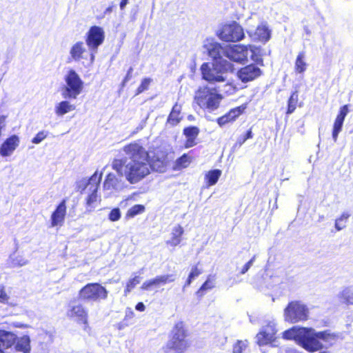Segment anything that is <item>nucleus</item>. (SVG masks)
I'll return each instance as SVG.
<instances>
[{
    "label": "nucleus",
    "mask_w": 353,
    "mask_h": 353,
    "mask_svg": "<svg viewBox=\"0 0 353 353\" xmlns=\"http://www.w3.org/2000/svg\"><path fill=\"white\" fill-rule=\"evenodd\" d=\"M123 150L129 161L124 159H114L112 168L120 176H125L131 184L143 180L152 169L160 172L165 169L164 159L159 157L157 160L150 159L148 152L139 142L126 145Z\"/></svg>",
    "instance_id": "obj_1"
},
{
    "label": "nucleus",
    "mask_w": 353,
    "mask_h": 353,
    "mask_svg": "<svg viewBox=\"0 0 353 353\" xmlns=\"http://www.w3.org/2000/svg\"><path fill=\"white\" fill-rule=\"evenodd\" d=\"M283 338L294 340L306 351L315 352L332 346L339 338V334L329 330L316 331L312 327L293 326L283 332Z\"/></svg>",
    "instance_id": "obj_2"
},
{
    "label": "nucleus",
    "mask_w": 353,
    "mask_h": 353,
    "mask_svg": "<svg viewBox=\"0 0 353 353\" xmlns=\"http://www.w3.org/2000/svg\"><path fill=\"white\" fill-rule=\"evenodd\" d=\"M188 346L184 325L183 322H178L172 328L170 339L163 347V350L164 353H182Z\"/></svg>",
    "instance_id": "obj_3"
},
{
    "label": "nucleus",
    "mask_w": 353,
    "mask_h": 353,
    "mask_svg": "<svg viewBox=\"0 0 353 353\" xmlns=\"http://www.w3.org/2000/svg\"><path fill=\"white\" fill-rule=\"evenodd\" d=\"M222 98L214 88L203 86L196 92L194 101L200 108L214 111L219 107Z\"/></svg>",
    "instance_id": "obj_4"
},
{
    "label": "nucleus",
    "mask_w": 353,
    "mask_h": 353,
    "mask_svg": "<svg viewBox=\"0 0 353 353\" xmlns=\"http://www.w3.org/2000/svg\"><path fill=\"white\" fill-rule=\"evenodd\" d=\"M232 68L228 61L214 62L212 67L208 63H203L201 67L203 78L209 82H223L225 81L224 74Z\"/></svg>",
    "instance_id": "obj_5"
},
{
    "label": "nucleus",
    "mask_w": 353,
    "mask_h": 353,
    "mask_svg": "<svg viewBox=\"0 0 353 353\" xmlns=\"http://www.w3.org/2000/svg\"><path fill=\"white\" fill-rule=\"evenodd\" d=\"M65 83L61 87V96L65 99H75L81 93L83 88V81L77 72L70 69L63 77Z\"/></svg>",
    "instance_id": "obj_6"
},
{
    "label": "nucleus",
    "mask_w": 353,
    "mask_h": 353,
    "mask_svg": "<svg viewBox=\"0 0 353 353\" xmlns=\"http://www.w3.org/2000/svg\"><path fill=\"white\" fill-rule=\"evenodd\" d=\"M309 309L300 301H292L288 303L284 309L283 317L285 321L296 323L307 320Z\"/></svg>",
    "instance_id": "obj_7"
},
{
    "label": "nucleus",
    "mask_w": 353,
    "mask_h": 353,
    "mask_svg": "<svg viewBox=\"0 0 353 353\" xmlns=\"http://www.w3.org/2000/svg\"><path fill=\"white\" fill-rule=\"evenodd\" d=\"M108 290L98 283H90L82 288L79 293V299L87 302H98L108 298Z\"/></svg>",
    "instance_id": "obj_8"
},
{
    "label": "nucleus",
    "mask_w": 353,
    "mask_h": 353,
    "mask_svg": "<svg viewBox=\"0 0 353 353\" xmlns=\"http://www.w3.org/2000/svg\"><path fill=\"white\" fill-rule=\"evenodd\" d=\"M219 38L226 42H237L242 40L244 37L243 28L236 21L223 25L218 31Z\"/></svg>",
    "instance_id": "obj_9"
},
{
    "label": "nucleus",
    "mask_w": 353,
    "mask_h": 353,
    "mask_svg": "<svg viewBox=\"0 0 353 353\" xmlns=\"http://www.w3.org/2000/svg\"><path fill=\"white\" fill-rule=\"evenodd\" d=\"M105 39V33L102 28L92 26L85 35V42L89 50H98Z\"/></svg>",
    "instance_id": "obj_10"
},
{
    "label": "nucleus",
    "mask_w": 353,
    "mask_h": 353,
    "mask_svg": "<svg viewBox=\"0 0 353 353\" xmlns=\"http://www.w3.org/2000/svg\"><path fill=\"white\" fill-rule=\"evenodd\" d=\"M248 48L252 51L251 46L227 45L225 57L235 62L242 63L248 59Z\"/></svg>",
    "instance_id": "obj_11"
},
{
    "label": "nucleus",
    "mask_w": 353,
    "mask_h": 353,
    "mask_svg": "<svg viewBox=\"0 0 353 353\" xmlns=\"http://www.w3.org/2000/svg\"><path fill=\"white\" fill-rule=\"evenodd\" d=\"M203 48L208 52V55L214 60V62H218L221 60L227 61L224 59L226 46H223L212 39H207L204 41Z\"/></svg>",
    "instance_id": "obj_12"
},
{
    "label": "nucleus",
    "mask_w": 353,
    "mask_h": 353,
    "mask_svg": "<svg viewBox=\"0 0 353 353\" xmlns=\"http://www.w3.org/2000/svg\"><path fill=\"white\" fill-rule=\"evenodd\" d=\"M276 332L275 321H268L265 325L262 327L261 331L256 335L258 344L264 345L273 342Z\"/></svg>",
    "instance_id": "obj_13"
},
{
    "label": "nucleus",
    "mask_w": 353,
    "mask_h": 353,
    "mask_svg": "<svg viewBox=\"0 0 353 353\" xmlns=\"http://www.w3.org/2000/svg\"><path fill=\"white\" fill-rule=\"evenodd\" d=\"M174 280L175 276L174 274L159 275L152 279H149L143 282L141 288L143 290L150 291L154 288H159L168 283L173 282Z\"/></svg>",
    "instance_id": "obj_14"
},
{
    "label": "nucleus",
    "mask_w": 353,
    "mask_h": 353,
    "mask_svg": "<svg viewBox=\"0 0 353 353\" xmlns=\"http://www.w3.org/2000/svg\"><path fill=\"white\" fill-rule=\"evenodd\" d=\"M261 69L254 64L241 68L237 72L239 79L244 83L254 80L261 74Z\"/></svg>",
    "instance_id": "obj_15"
},
{
    "label": "nucleus",
    "mask_w": 353,
    "mask_h": 353,
    "mask_svg": "<svg viewBox=\"0 0 353 353\" xmlns=\"http://www.w3.org/2000/svg\"><path fill=\"white\" fill-rule=\"evenodd\" d=\"M248 33L254 41L265 43L270 39L271 32L266 24L261 23L255 30H249Z\"/></svg>",
    "instance_id": "obj_16"
},
{
    "label": "nucleus",
    "mask_w": 353,
    "mask_h": 353,
    "mask_svg": "<svg viewBox=\"0 0 353 353\" xmlns=\"http://www.w3.org/2000/svg\"><path fill=\"white\" fill-rule=\"evenodd\" d=\"M124 188V182L118 178L114 174L109 173L103 182V189L112 193L114 191L119 192Z\"/></svg>",
    "instance_id": "obj_17"
},
{
    "label": "nucleus",
    "mask_w": 353,
    "mask_h": 353,
    "mask_svg": "<svg viewBox=\"0 0 353 353\" xmlns=\"http://www.w3.org/2000/svg\"><path fill=\"white\" fill-rule=\"evenodd\" d=\"M348 111L349 110L347 105H344L343 106L341 107L339 110V112L337 114L333 125L332 139L334 142L337 141L339 134L342 130L343 122L345 117L348 113Z\"/></svg>",
    "instance_id": "obj_18"
},
{
    "label": "nucleus",
    "mask_w": 353,
    "mask_h": 353,
    "mask_svg": "<svg viewBox=\"0 0 353 353\" xmlns=\"http://www.w3.org/2000/svg\"><path fill=\"white\" fill-rule=\"evenodd\" d=\"M66 214V201L63 199L51 215V226L62 225Z\"/></svg>",
    "instance_id": "obj_19"
},
{
    "label": "nucleus",
    "mask_w": 353,
    "mask_h": 353,
    "mask_svg": "<svg viewBox=\"0 0 353 353\" xmlns=\"http://www.w3.org/2000/svg\"><path fill=\"white\" fill-rule=\"evenodd\" d=\"M19 144V138L17 135H12L1 145L0 154L3 157L10 155Z\"/></svg>",
    "instance_id": "obj_20"
},
{
    "label": "nucleus",
    "mask_w": 353,
    "mask_h": 353,
    "mask_svg": "<svg viewBox=\"0 0 353 353\" xmlns=\"http://www.w3.org/2000/svg\"><path fill=\"white\" fill-rule=\"evenodd\" d=\"M16 335L11 332L0 330V353L10 347L16 342Z\"/></svg>",
    "instance_id": "obj_21"
},
{
    "label": "nucleus",
    "mask_w": 353,
    "mask_h": 353,
    "mask_svg": "<svg viewBox=\"0 0 353 353\" xmlns=\"http://www.w3.org/2000/svg\"><path fill=\"white\" fill-rule=\"evenodd\" d=\"M68 316L76 317L77 320L83 324L88 323V312L85 308L81 304L72 306L68 311Z\"/></svg>",
    "instance_id": "obj_22"
},
{
    "label": "nucleus",
    "mask_w": 353,
    "mask_h": 353,
    "mask_svg": "<svg viewBox=\"0 0 353 353\" xmlns=\"http://www.w3.org/2000/svg\"><path fill=\"white\" fill-rule=\"evenodd\" d=\"M86 48L83 41H77L74 43L70 50V60L74 61H79L84 59L83 54L85 52Z\"/></svg>",
    "instance_id": "obj_23"
},
{
    "label": "nucleus",
    "mask_w": 353,
    "mask_h": 353,
    "mask_svg": "<svg viewBox=\"0 0 353 353\" xmlns=\"http://www.w3.org/2000/svg\"><path fill=\"white\" fill-rule=\"evenodd\" d=\"M307 68V63L305 61V52L304 51H301L299 52L296 56L295 63H294V70L298 74H303Z\"/></svg>",
    "instance_id": "obj_24"
},
{
    "label": "nucleus",
    "mask_w": 353,
    "mask_h": 353,
    "mask_svg": "<svg viewBox=\"0 0 353 353\" xmlns=\"http://www.w3.org/2000/svg\"><path fill=\"white\" fill-rule=\"evenodd\" d=\"M183 232V228L181 225L174 226L172 230V237L167 241V243L174 247L178 245L181 241V236Z\"/></svg>",
    "instance_id": "obj_25"
},
{
    "label": "nucleus",
    "mask_w": 353,
    "mask_h": 353,
    "mask_svg": "<svg viewBox=\"0 0 353 353\" xmlns=\"http://www.w3.org/2000/svg\"><path fill=\"white\" fill-rule=\"evenodd\" d=\"M101 178L102 174H99L95 172L86 183L84 190L97 192Z\"/></svg>",
    "instance_id": "obj_26"
},
{
    "label": "nucleus",
    "mask_w": 353,
    "mask_h": 353,
    "mask_svg": "<svg viewBox=\"0 0 353 353\" xmlns=\"http://www.w3.org/2000/svg\"><path fill=\"white\" fill-rule=\"evenodd\" d=\"M74 109L75 105L70 104L68 101L65 100L56 104L54 107V112L57 116L61 117L74 110Z\"/></svg>",
    "instance_id": "obj_27"
},
{
    "label": "nucleus",
    "mask_w": 353,
    "mask_h": 353,
    "mask_svg": "<svg viewBox=\"0 0 353 353\" xmlns=\"http://www.w3.org/2000/svg\"><path fill=\"white\" fill-rule=\"evenodd\" d=\"M221 175V171L218 169L212 170L205 175V181L207 187L215 185Z\"/></svg>",
    "instance_id": "obj_28"
},
{
    "label": "nucleus",
    "mask_w": 353,
    "mask_h": 353,
    "mask_svg": "<svg viewBox=\"0 0 353 353\" xmlns=\"http://www.w3.org/2000/svg\"><path fill=\"white\" fill-rule=\"evenodd\" d=\"M16 349L17 351L23 353H30V339L27 335H24L17 341Z\"/></svg>",
    "instance_id": "obj_29"
},
{
    "label": "nucleus",
    "mask_w": 353,
    "mask_h": 353,
    "mask_svg": "<svg viewBox=\"0 0 353 353\" xmlns=\"http://www.w3.org/2000/svg\"><path fill=\"white\" fill-rule=\"evenodd\" d=\"M181 110V106L180 105L176 103L173 106L172 111L170 113V115H169L168 119V121L170 123H172L173 125L177 124L181 119V118L179 117Z\"/></svg>",
    "instance_id": "obj_30"
},
{
    "label": "nucleus",
    "mask_w": 353,
    "mask_h": 353,
    "mask_svg": "<svg viewBox=\"0 0 353 353\" xmlns=\"http://www.w3.org/2000/svg\"><path fill=\"white\" fill-rule=\"evenodd\" d=\"M214 287V279L212 276H209L207 280L203 283L199 290L196 292V295L199 297H202L205 291L212 290Z\"/></svg>",
    "instance_id": "obj_31"
},
{
    "label": "nucleus",
    "mask_w": 353,
    "mask_h": 353,
    "mask_svg": "<svg viewBox=\"0 0 353 353\" xmlns=\"http://www.w3.org/2000/svg\"><path fill=\"white\" fill-rule=\"evenodd\" d=\"M299 100V94L297 91H294L292 93L288 101V110L287 114H291L294 112L296 108V105Z\"/></svg>",
    "instance_id": "obj_32"
},
{
    "label": "nucleus",
    "mask_w": 353,
    "mask_h": 353,
    "mask_svg": "<svg viewBox=\"0 0 353 353\" xmlns=\"http://www.w3.org/2000/svg\"><path fill=\"white\" fill-rule=\"evenodd\" d=\"M339 297L345 303L353 304V290L350 288H345Z\"/></svg>",
    "instance_id": "obj_33"
},
{
    "label": "nucleus",
    "mask_w": 353,
    "mask_h": 353,
    "mask_svg": "<svg viewBox=\"0 0 353 353\" xmlns=\"http://www.w3.org/2000/svg\"><path fill=\"white\" fill-rule=\"evenodd\" d=\"M145 211V206L141 204H137L130 208L126 214V219H131L135 216L143 213Z\"/></svg>",
    "instance_id": "obj_34"
},
{
    "label": "nucleus",
    "mask_w": 353,
    "mask_h": 353,
    "mask_svg": "<svg viewBox=\"0 0 353 353\" xmlns=\"http://www.w3.org/2000/svg\"><path fill=\"white\" fill-rule=\"evenodd\" d=\"M350 214L345 212H343L341 216L336 219L335 228L337 231H340L346 227V222Z\"/></svg>",
    "instance_id": "obj_35"
},
{
    "label": "nucleus",
    "mask_w": 353,
    "mask_h": 353,
    "mask_svg": "<svg viewBox=\"0 0 353 353\" xmlns=\"http://www.w3.org/2000/svg\"><path fill=\"white\" fill-rule=\"evenodd\" d=\"M10 260L11 261V265L13 267L23 266L28 263L27 259H24L22 256H17L14 254L10 256Z\"/></svg>",
    "instance_id": "obj_36"
},
{
    "label": "nucleus",
    "mask_w": 353,
    "mask_h": 353,
    "mask_svg": "<svg viewBox=\"0 0 353 353\" xmlns=\"http://www.w3.org/2000/svg\"><path fill=\"white\" fill-rule=\"evenodd\" d=\"M88 192H89V194L87 198L86 204H87V207H88V210L90 212L95 207L94 203L97 201L98 196L97 194V192H93V191H88Z\"/></svg>",
    "instance_id": "obj_37"
},
{
    "label": "nucleus",
    "mask_w": 353,
    "mask_h": 353,
    "mask_svg": "<svg viewBox=\"0 0 353 353\" xmlns=\"http://www.w3.org/2000/svg\"><path fill=\"white\" fill-rule=\"evenodd\" d=\"M246 106L243 105L239 107H236L232 110H230L228 114L229 115V117L231 119V120L233 121L237 118L239 115H241L244 110H245Z\"/></svg>",
    "instance_id": "obj_38"
},
{
    "label": "nucleus",
    "mask_w": 353,
    "mask_h": 353,
    "mask_svg": "<svg viewBox=\"0 0 353 353\" xmlns=\"http://www.w3.org/2000/svg\"><path fill=\"white\" fill-rule=\"evenodd\" d=\"M199 133V129L196 126H190L183 130V134L186 138L196 139Z\"/></svg>",
    "instance_id": "obj_39"
},
{
    "label": "nucleus",
    "mask_w": 353,
    "mask_h": 353,
    "mask_svg": "<svg viewBox=\"0 0 353 353\" xmlns=\"http://www.w3.org/2000/svg\"><path fill=\"white\" fill-rule=\"evenodd\" d=\"M253 134L251 130L246 132L244 135L239 137L233 148H240L248 139L252 138Z\"/></svg>",
    "instance_id": "obj_40"
},
{
    "label": "nucleus",
    "mask_w": 353,
    "mask_h": 353,
    "mask_svg": "<svg viewBox=\"0 0 353 353\" xmlns=\"http://www.w3.org/2000/svg\"><path fill=\"white\" fill-rule=\"evenodd\" d=\"M248 346L247 341H238L233 347V353H242Z\"/></svg>",
    "instance_id": "obj_41"
},
{
    "label": "nucleus",
    "mask_w": 353,
    "mask_h": 353,
    "mask_svg": "<svg viewBox=\"0 0 353 353\" xmlns=\"http://www.w3.org/2000/svg\"><path fill=\"white\" fill-rule=\"evenodd\" d=\"M121 213L119 208H113L108 214V219L110 221L115 222L121 219Z\"/></svg>",
    "instance_id": "obj_42"
},
{
    "label": "nucleus",
    "mask_w": 353,
    "mask_h": 353,
    "mask_svg": "<svg viewBox=\"0 0 353 353\" xmlns=\"http://www.w3.org/2000/svg\"><path fill=\"white\" fill-rule=\"evenodd\" d=\"M139 283L140 278L138 276H135L134 278L130 279L127 283L125 293L130 292Z\"/></svg>",
    "instance_id": "obj_43"
},
{
    "label": "nucleus",
    "mask_w": 353,
    "mask_h": 353,
    "mask_svg": "<svg viewBox=\"0 0 353 353\" xmlns=\"http://www.w3.org/2000/svg\"><path fill=\"white\" fill-rule=\"evenodd\" d=\"M151 83V79L150 78H145L142 80L140 85L138 87L137 90V94H139L147 90L148 89L149 85Z\"/></svg>",
    "instance_id": "obj_44"
},
{
    "label": "nucleus",
    "mask_w": 353,
    "mask_h": 353,
    "mask_svg": "<svg viewBox=\"0 0 353 353\" xmlns=\"http://www.w3.org/2000/svg\"><path fill=\"white\" fill-rule=\"evenodd\" d=\"M48 132L45 130H41L39 132L35 137L32 139V143L34 144L40 143L43 140H44L47 136Z\"/></svg>",
    "instance_id": "obj_45"
},
{
    "label": "nucleus",
    "mask_w": 353,
    "mask_h": 353,
    "mask_svg": "<svg viewBox=\"0 0 353 353\" xmlns=\"http://www.w3.org/2000/svg\"><path fill=\"white\" fill-rule=\"evenodd\" d=\"M176 162L179 165L185 168L190 163V158L187 154H183L177 159Z\"/></svg>",
    "instance_id": "obj_46"
},
{
    "label": "nucleus",
    "mask_w": 353,
    "mask_h": 353,
    "mask_svg": "<svg viewBox=\"0 0 353 353\" xmlns=\"http://www.w3.org/2000/svg\"><path fill=\"white\" fill-rule=\"evenodd\" d=\"M232 121L231 119L229 117V115L225 114V115L217 119V123L219 126L222 127L225 125L226 123Z\"/></svg>",
    "instance_id": "obj_47"
},
{
    "label": "nucleus",
    "mask_w": 353,
    "mask_h": 353,
    "mask_svg": "<svg viewBox=\"0 0 353 353\" xmlns=\"http://www.w3.org/2000/svg\"><path fill=\"white\" fill-rule=\"evenodd\" d=\"M255 259H256V256H254L248 262H247L244 265V266L243 267V268L241 270V274H245L249 270V269L253 265V263H254V262L255 261Z\"/></svg>",
    "instance_id": "obj_48"
},
{
    "label": "nucleus",
    "mask_w": 353,
    "mask_h": 353,
    "mask_svg": "<svg viewBox=\"0 0 353 353\" xmlns=\"http://www.w3.org/2000/svg\"><path fill=\"white\" fill-rule=\"evenodd\" d=\"M201 274V271L198 269L196 266H194L192 268L191 272L189 274V277L192 279V280L195 279L196 277H198Z\"/></svg>",
    "instance_id": "obj_49"
},
{
    "label": "nucleus",
    "mask_w": 353,
    "mask_h": 353,
    "mask_svg": "<svg viewBox=\"0 0 353 353\" xmlns=\"http://www.w3.org/2000/svg\"><path fill=\"white\" fill-rule=\"evenodd\" d=\"M9 299V296L4 291V288L0 285V302L7 303Z\"/></svg>",
    "instance_id": "obj_50"
},
{
    "label": "nucleus",
    "mask_w": 353,
    "mask_h": 353,
    "mask_svg": "<svg viewBox=\"0 0 353 353\" xmlns=\"http://www.w3.org/2000/svg\"><path fill=\"white\" fill-rule=\"evenodd\" d=\"M132 71H133V68L132 67H130L128 69L127 74L122 82L123 85H124L131 79Z\"/></svg>",
    "instance_id": "obj_51"
},
{
    "label": "nucleus",
    "mask_w": 353,
    "mask_h": 353,
    "mask_svg": "<svg viewBox=\"0 0 353 353\" xmlns=\"http://www.w3.org/2000/svg\"><path fill=\"white\" fill-rule=\"evenodd\" d=\"M195 139H196L187 138V141L185 144V148H191L194 146L196 144Z\"/></svg>",
    "instance_id": "obj_52"
},
{
    "label": "nucleus",
    "mask_w": 353,
    "mask_h": 353,
    "mask_svg": "<svg viewBox=\"0 0 353 353\" xmlns=\"http://www.w3.org/2000/svg\"><path fill=\"white\" fill-rule=\"evenodd\" d=\"M6 126V117L0 116V137L1 136V130Z\"/></svg>",
    "instance_id": "obj_53"
},
{
    "label": "nucleus",
    "mask_w": 353,
    "mask_h": 353,
    "mask_svg": "<svg viewBox=\"0 0 353 353\" xmlns=\"http://www.w3.org/2000/svg\"><path fill=\"white\" fill-rule=\"evenodd\" d=\"M136 310L140 312H143L145 310V305L142 302H139L136 305Z\"/></svg>",
    "instance_id": "obj_54"
},
{
    "label": "nucleus",
    "mask_w": 353,
    "mask_h": 353,
    "mask_svg": "<svg viewBox=\"0 0 353 353\" xmlns=\"http://www.w3.org/2000/svg\"><path fill=\"white\" fill-rule=\"evenodd\" d=\"M129 0H121L119 4L121 10H123L128 3Z\"/></svg>",
    "instance_id": "obj_55"
},
{
    "label": "nucleus",
    "mask_w": 353,
    "mask_h": 353,
    "mask_svg": "<svg viewBox=\"0 0 353 353\" xmlns=\"http://www.w3.org/2000/svg\"><path fill=\"white\" fill-rule=\"evenodd\" d=\"M97 50H90V61L91 62H93L94 60V54L97 53Z\"/></svg>",
    "instance_id": "obj_56"
},
{
    "label": "nucleus",
    "mask_w": 353,
    "mask_h": 353,
    "mask_svg": "<svg viewBox=\"0 0 353 353\" xmlns=\"http://www.w3.org/2000/svg\"><path fill=\"white\" fill-rule=\"evenodd\" d=\"M192 281L193 280L188 276V278L184 285V288L189 286L191 284V283L192 282Z\"/></svg>",
    "instance_id": "obj_57"
},
{
    "label": "nucleus",
    "mask_w": 353,
    "mask_h": 353,
    "mask_svg": "<svg viewBox=\"0 0 353 353\" xmlns=\"http://www.w3.org/2000/svg\"><path fill=\"white\" fill-rule=\"evenodd\" d=\"M112 11V6H109V7H108V8L105 10V11H104V14H109V13H110Z\"/></svg>",
    "instance_id": "obj_58"
},
{
    "label": "nucleus",
    "mask_w": 353,
    "mask_h": 353,
    "mask_svg": "<svg viewBox=\"0 0 353 353\" xmlns=\"http://www.w3.org/2000/svg\"><path fill=\"white\" fill-rule=\"evenodd\" d=\"M305 32H306V33H307V34H309V33H310V31H309V30H308L307 28H305Z\"/></svg>",
    "instance_id": "obj_59"
},
{
    "label": "nucleus",
    "mask_w": 353,
    "mask_h": 353,
    "mask_svg": "<svg viewBox=\"0 0 353 353\" xmlns=\"http://www.w3.org/2000/svg\"><path fill=\"white\" fill-rule=\"evenodd\" d=\"M130 314H133V312H130V313H128V315H130Z\"/></svg>",
    "instance_id": "obj_60"
},
{
    "label": "nucleus",
    "mask_w": 353,
    "mask_h": 353,
    "mask_svg": "<svg viewBox=\"0 0 353 353\" xmlns=\"http://www.w3.org/2000/svg\"><path fill=\"white\" fill-rule=\"evenodd\" d=\"M130 314H133V312H130V313H128V315H130Z\"/></svg>",
    "instance_id": "obj_61"
}]
</instances>
